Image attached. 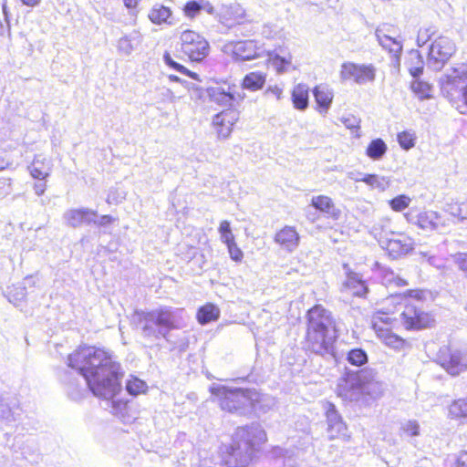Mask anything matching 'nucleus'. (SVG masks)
<instances>
[{"label":"nucleus","mask_w":467,"mask_h":467,"mask_svg":"<svg viewBox=\"0 0 467 467\" xmlns=\"http://www.w3.org/2000/svg\"><path fill=\"white\" fill-rule=\"evenodd\" d=\"M220 316L221 310L219 306L211 302L201 306L196 311L197 322L202 326L217 321Z\"/></svg>","instance_id":"obj_19"},{"label":"nucleus","mask_w":467,"mask_h":467,"mask_svg":"<svg viewBox=\"0 0 467 467\" xmlns=\"http://www.w3.org/2000/svg\"><path fill=\"white\" fill-rule=\"evenodd\" d=\"M411 202V198L406 194H400L390 199L388 203L393 212L400 213L407 209Z\"/></svg>","instance_id":"obj_31"},{"label":"nucleus","mask_w":467,"mask_h":467,"mask_svg":"<svg viewBox=\"0 0 467 467\" xmlns=\"http://www.w3.org/2000/svg\"><path fill=\"white\" fill-rule=\"evenodd\" d=\"M339 78L342 82L353 81L358 85L371 83L376 78V67L371 64L346 61L340 66Z\"/></svg>","instance_id":"obj_8"},{"label":"nucleus","mask_w":467,"mask_h":467,"mask_svg":"<svg viewBox=\"0 0 467 467\" xmlns=\"http://www.w3.org/2000/svg\"><path fill=\"white\" fill-rule=\"evenodd\" d=\"M425 299L426 291L422 288L407 289L387 296L382 306L374 310L369 317V328L376 338L394 352L409 350L411 347L410 340L397 333V313L403 306L400 318L406 330L431 327L435 322L432 314L420 306Z\"/></svg>","instance_id":"obj_1"},{"label":"nucleus","mask_w":467,"mask_h":467,"mask_svg":"<svg viewBox=\"0 0 467 467\" xmlns=\"http://www.w3.org/2000/svg\"><path fill=\"white\" fill-rule=\"evenodd\" d=\"M306 318L305 350L322 357L333 353L339 331L331 312L315 305L306 311Z\"/></svg>","instance_id":"obj_3"},{"label":"nucleus","mask_w":467,"mask_h":467,"mask_svg":"<svg viewBox=\"0 0 467 467\" xmlns=\"http://www.w3.org/2000/svg\"><path fill=\"white\" fill-rule=\"evenodd\" d=\"M219 234L221 235V239L223 243L225 244V245L230 244L234 242H235V237L231 230V224L230 222L227 220H223L220 223L219 228H218Z\"/></svg>","instance_id":"obj_34"},{"label":"nucleus","mask_w":467,"mask_h":467,"mask_svg":"<svg viewBox=\"0 0 467 467\" xmlns=\"http://www.w3.org/2000/svg\"><path fill=\"white\" fill-rule=\"evenodd\" d=\"M398 142L400 146L408 150L414 147L416 135L413 131L410 130H403L397 135Z\"/></svg>","instance_id":"obj_32"},{"label":"nucleus","mask_w":467,"mask_h":467,"mask_svg":"<svg viewBox=\"0 0 467 467\" xmlns=\"http://www.w3.org/2000/svg\"><path fill=\"white\" fill-rule=\"evenodd\" d=\"M449 416L455 420L467 418V397L455 400L450 404Z\"/></svg>","instance_id":"obj_27"},{"label":"nucleus","mask_w":467,"mask_h":467,"mask_svg":"<svg viewBox=\"0 0 467 467\" xmlns=\"http://www.w3.org/2000/svg\"><path fill=\"white\" fill-rule=\"evenodd\" d=\"M27 6H35L40 3V0H21Z\"/></svg>","instance_id":"obj_48"},{"label":"nucleus","mask_w":467,"mask_h":467,"mask_svg":"<svg viewBox=\"0 0 467 467\" xmlns=\"http://www.w3.org/2000/svg\"><path fill=\"white\" fill-rule=\"evenodd\" d=\"M170 79L172 81H179L180 78L177 76H170Z\"/></svg>","instance_id":"obj_50"},{"label":"nucleus","mask_w":467,"mask_h":467,"mask_svg":"<svg viewBox=\"0 0 467 467\" xmlns=\"http://www.w3.org/2000/svg\"><path fill=\"white\" fill-rule=\"evenodd\" d=\"M347 360L353 366L360 367L368 362V355L364 349L355 348L348 352Z\"/></svg>","instance_id":"obj_29"},{"label":"nucleus","mask_w":467,"mask_h":467,"mask_svg":"<svg viewBox=\"0 0 467 467\" xmlns=\"http://www.w3.org/2000/svg\"><path fill=\"white\" fill-rule=\"evenodd\" d=\"M451 214L460 221L467 220V202H456L450 206Z\"/></svg>","instance_id":"obj_36"},{"label":"nucleus","mask_w":467,"mask_h":467,"mask_svg":"<svg viewBox=\"0 0 467 467\" xmlns=\"http://www.w3.org/2000/svg\"><path fill=\"white\" fill-rule=\"evenodd\" d=\"M387 150L388 146L386 142L382 139L377 138L368 144L365 153L369 159L379 161L383 158Z\"/></svg>","instance_id":"obj_23"},{"label":"nucleus","mask_w":467,"mask_h":467,"mask_svg":"<svg viewBox=\"0 0 467 467\" xmlns=\"http://www.w3.org/2000/svg\"><path fill=\"white\" fill-rule=\"evenodd\" d=\"M229 53L234 60H253L261 57V47L255 40H239L228 44Z\"/></svg>","instance_id":"obj_11"},{"label":"nucleus","mask_w":467,"mask_h":467,"mask_svg":"<svg viewBox=\"0 0 467 467\" xmlns=\"http://www.w3.org/2000/svg\"><path fill=\"white\" fill-rule=\"evenodd\" d=\"M265 82L266 73L261 71H253L244 77L241 86L244 89L257 91L264 88Z\"/></svg>","instance_id":"obj_20"},{"label":"nucleus","mask_w":467,"mask_h":467,"mask_svg":"<svg viewBox=\"0 0 467 467\" xmlns=\"http://www.w3.org/2000/svg\"><path fill=\"white\" fill-rule=\"evenodd\" d=\"M203 7L204 5L202 0H191L185 3L182 8V12L185 16L192 19L203 9Z\"/></svg>","instance_id":"obj_33"},{"label":"nucleus","mask_w":467,"mask_h":467,"mask_svg":"<svg viewBox=\"0 0 467 467\" xmlns=\"http://www.w3.org/2000/svg\"><path fill=\"white\" fill-rule=\"evenodd\" d=\"M403 216L409 223L414 224L423 231H439L445 226V221L441 214L433 210L418 211L412 208Z\"/></svg>","instance_id":"obj_9"},{"label":"nucleus","mask_w":467,"mask_h":467,"mask_svg":"<svg viewBox=\"0 0 467 467\" xmlns=\"http://www.w3.org/2000/svg\"><path fill=\"white\" fill-rule=\"evenodd\" d=\"M310 204L315 210L327 214L333 220H337L340 217V210L336 207L334 201L327 195L313 196Z\"/></svg>","instance_id":"obj_17"},{"label":"nucleus","mask_w":467,"mask_h":467,"mask_svg":"<svg viewBox=\"0 0 467 467\" xmlns=\"http://www.w3.org/2000/svg\"><path fill=\"white\" fill-rule=\"evenodd\" d=\"M309 88L306 84L296 85L291 92V99L295 109L304 110L308 107Z\"/></svg>","instance_id":"obj_21"},{"label":"nucleus","mask_w":467,"mask_h":467,"mask_svg":"<svg viewBox=\"0 0 467 467\" xmlns=\"http://www.w3.org/2000/svg\"><path fill=\"white\" fill-rule=\"evenodd\" d=\"M455 51L456 47L452 41L444 36H440L430 47L429 58L435 63L443 65L451 57Z\"/></svg>","instance_id":"obj_12"},{"label":"nucleus","mask_w":467,"mask_h":467,"mask_svg":"<svg viewBox=\"0 0 467 467\" xmlns=\"http://www.w3.org/2000/svg\"><path fill=\"white\" fill-rule=\"evenodd\" d=\"M274 241L282 249L293 252L299 244L300 234L295 226L285 225L275 232Z\"/></svg>","instance_id":"obj_14"},{"label":"nucleus","mask_w":467,"mask_h":467,"mask_svg":"<svg viewBox=\"0 0 467 467\" xmlns=\"http://www.w3.org/2000/svg\"><path fill=\"white\" fill-rule=\"evenodd\" d=\"M271 61L277 73H284L289 69L292 63V57L289 55L287 57H284L279 55H275L271 58Z\"/></svg>","instance_id":"obj_35"},{"label":"nucleus","mask_w":467,"mask_h":467,"mask_svg":"<svg viewBox=\"0 0 467 467\" xmlns=\"http://www.w3.org/2000/svg\"><path fill=\"white\" fill-rule=\"evenodd\" d=\"M377 38L380 46L386 49L393 58L396 64H399L402 52V45L396 36L388 33V30H377Z\"/></svg>","instance_id":"obj_15"},{"label":"nucleus","mask_w":467,"mask_h":467,"mask_svg":"<svg viewBox=\"0 0 467 467\" xmlns=\"http://www.w3.org/2000/svg\"><path fill=\"white\" fill-rule=\"evenodd\" d=\"M247 445H248V447H249V448H251V449H252V448H254V444L253 443V441H247Z\"/></svg>","instance_id":"obj_51"},{"label":"nucleus","mask_w":467,"mask_h":467,"mask_svg":"<svg viewBox=\"0 0 467 467\" xmlns=\"http://www.w3.org/2000/svg\"><path fill=\"white\" fill-rule=\"evenodd\" d=\"M124 5L129 9H135L138 7L140 0H123Z\"/></svg>","instance_id":"obj_45"},{"label":"nucleus","mask_w":467,"mask_h":467,"mask_svg":"<svg viewBox=\"0 0 467 467\" xmlns=\"http://www.w3.org/2000/svg\"><path fill=\"white\" fill-rule=\"evenodd\" d=\"M96 212L88 209H73L67 214V221L72 227H78L85 223H88L91 216H95Z\"/></svg>","instance_id":"obj_22"},{"label":"nucleus","mask_w":467,"mask_h":467,"mask_svg":"<svg viewBox=\"0 0 467 467\" xmlns=\"http://www.w3.org/2000/svg\"><path fill=\"white\" fill-rule=\"evenodd\" d=\"M125 389L130 395L136 397L146 394L149 387L146 381L131 375L126 381Z\"/></svg>","instance_id":"obj_26"},{"label":"nucleus","mask_w":467,"mask_h":467,"mask_svg":"<svg viewBox=\"0 0 467 467\" xmlns=\"http://www.w3.org/2000/svg\"><path fill=\"white\" fill-rule=\"evenodd\" d=\"M67 366L78 371L97 397L111 400L122 389L124 371L114 352L94 345H82L67 356Z\"/></svg>","instance_id":"obj_2"},{"label":"nucleus","mask_w":467,"mask_h":467,"mask_svg":"<svg viewBox=\"0 0 467 467\" xmlns=\"http://www.w3.org/2000/svg\"><path fill=\"white\" fill-rule=\"evenodd\" d=\"M249 431H250V427L245 425V426H240L236 429V433L239 434V433H243V434H249Z\"/></svg>","instance_id":"obj_47"},{"label":"nucleus","mask_w":467,"mask_h":467,"mask_svg":"<svg viewBox=\"0 0 467 467\" xmlns=\"http://www.w3.org/2000/svg\"><path fill=\"white\" fill-rule=\"evenodd\" d=\"M313 95L316 101V110L326 115L334 99L333 90L327 86L317 85L313 88Z\"/></svg>","instance_id":"obj_18"},{"label":"nucleus","mask_w":467,"mask_h":467,"mask_svg":"<svg viewBox=\"0 0 467 467\" xmlns=\"http://www.w3.org/2000/svg\"><path fill=\"white\" fill-rule=\"evenodd\" d=\"M400 432L407 437H414L420 434V425L416 420H409L402 424Z\"/></svg>","instance_id":"obj_37"},{"label":"nucleus","mask_w":467,"mask_h":467,"mask_svg":"<svg viewBox=\"0 0 467 467\" xmlns=\"http://www.w3.org/2000/svg\"><path fill=\"white\" fill-rule=\"evenodd\" d=\"M208 41L198 32L186 29L180 36V52L182 57H187L190 61L200 62L209 53Z\"/></svg>","instance_id":"obj_7"},{"label":"nucleus","mask_w":467,"mask_h":467,"mask_svg":"<svg viewBox=\"0 0 467 467\" xmlns=\"http://www.w3.org/2000/svg\"><path fill=\"white\" fill-rule=\"evenodd\" d=\"M29 171L31 176L39 181H46L49 176V167L46 163L45 159L40 157H35L29 166Z\"/></svg>","instance_id":"obj_25"},{"label":"nucleus","mask_w":467,"mask_h":467,"mask_svg":"<svg viewBox=\"0 0 467 467\" xmlns=\"http://www.w3.org/2000/svg\"><path fill=\"white\" fill-rule=\"evenodd\" d=\"M410 88L420 99L431 97V86L425 81L416 78L411 82Z\"/></svg>","instance_id":"obj_30"},{"label":"nucleus","mask_w":467,"mask_h":467,"mask_svg":"<svg viewBox=\"0 0 467 467\" xmlns=\"http://www.w3.org/2000/svg\"><path fill=\"white\" fill-rule=\"evenodd\" d=\"M359 181L370 186H379V180L377 174H366Z\"/></svg>","instance_id":"obj_41"},{"label":"nucleus","mask_w":467,"mask_h":467,"mask_svg":"<svg viewBox=\"0 0 467 467\" xmlns=\"http://www.w3.org/2000/svg\"><path fill=\"white\" fill-rule=\"evenodd\" d=\"M114 221L115 219L112 216L106 214L100 216L99 219L95 222V223L99 226H104L112 223Z\"/></svg>","instance_id":"obj_44"},{"label":"nucleus","mask_w":467,"mask_h":467,"mask_svg":"<svg viewBox=\"0 0 467 467\" xmlns=\"http://www.w3.org/2000/svg\"><path fill=\"white\" fill-rule=\"evenodd\" d=\"M240 10H241L240 17L244 18V16H245L244 11L243 9H240Z\"/></svg>","instance_id":"obj_52"},{"label":"nucleus","mask_w":467,"mask_h":467,"mask_svg":"<svg viewBox=\"0 0 467 467\" xmlns=\"http://www.w3.org/2000/svg\"><path fill=\"white\" fill-rule=\"evenodd\" d=\"M442 94L461 113L467 115V67L453 68L441 80Z\"/></svg>","instance_id":"obj_5"},{"label":"nucleus","mask_w":467,"mask_h":467,"mask_svg":"<svg viewBox=\"0 0 467 467\" xmlns=\"http://www.w3.org/2000/svg\"><path fill=\"white\" fill-rule=\"evenodd\" d=\"M128 41H129V39L127 37H123V38L120 39L121 43H126Z\"/></svg>","instance_id":"obj_53"},{"label":"nucleus","mask_w":467,"mask_h":467,"mask_svg":"<svg viewBox=\"0 0 467 467\" xmlns=\"http://www.w3.org/2000/svg\"><path fill=\"white\" fill-rule=\"evenodd\" d=\"M454 467H467V451L460 452L456 459Z\"/></svg>","instance_id":"obj_42"},{"label":"nucleus","mask_w":467,"mask_h":467,"mask_svg":"<svg viewBox=\"0 0 467 467\" xmlns=\"http://www.w3.org/2000/svg\"><path fill=\"white\" fill-rule=\"evenodd\" d=\"M409 71L412 77L417 78L423 72V67L419 66V67H410L409 69Z\"/></svg>","instance_id":"obj_46"},{"label":"nucleus","mask_w":467,"mask_h":467,"mask_svg":"<svg viewBox=\"0 0 467 467\" xmlns=\"http://www.w3.org/2000/svg\"><path fill=\"white\" fill-rule=\"evenodd\" d=\"M260 434H261V437H260V440L262 442H265L266 441V434L264 431H260Z\"/></svg>","instance_id":"obj_49"},{"label":"nucleus","mask_w":467,"mask_h":467,"mask_svg":"<svg viewBox=\"0 0 467 467\" xmlns=\"http://www.w3.org/2000/svg\"><path fill=\"white\" fill-rule=\"evenodd\" d=\"M239 119L235 109L229 108L216 114L213 120V128L220 138H227L233 131Z\"/></svg>","instance_id":"obj_13"},{"label":"nucleus","mask_w":467,"mask_h":467,"mask_svg":"<svg viewBox=\"0 0 467 467\" xmlns=\"http://www.w3.org/2000/svg\"><path fill=\"white\" fill-rule=\"evenodd\" d=\"M231 259L236 263H241L244 259V253L241 248L237 245L236 242H234L226 245Z\"/></svg>","instance_id":"obj_38"},{"label":"nucleus","mask_w":467,"mask_h":467,"mask_svg":"<svg viewBox=\"0 0 467 467\" xmlns=\"http://www.w3.org/2000/svg\"><path fill=\"white\" fill-rule=\"evenodd\" d=\"M389 284L395 287L400 288V287L407 286L409 285V282L406 278H404L400 275H395L389 280Z\"/></svg>","instance_id":"obj_40"},{"label":"nucleus","mask_w":467,"mask_h":467,"mask_svg":"<svg viewBox=\"0 0 467 467\" xmlns=\"http://www.w3.org/2000/svg\"><path fill=\"white\" fill-rule=\"evenodd\" d=\"M344 288L353 296L362 297L368 293L365 282L356 276H348L344 283Z\"/></svg>","instance_id":"obj_24"},{"label":"nucleus","mask_w":467,"mask_h":467,"mask_svg":"<svg viewBox=\"0 0 467 467\" xmlns=\"http://www.w3.org/2000/svg\"><path fill=\"white\" fill-rule=\"evenodd\" d=\"M47 188L46 181H41L34 184V191L36 195L41 196L45 193Z\"/></svg>","instance_id":"obj_43"},{"label":"nucleus","mask_w":467,"mask_h":467,"mask_svg":"<svg viewBox=\"0 0 467 467\" xmlns=\"http://www.w3.org/2000/svg\"><path fill=\"white\" fill-rule=\"evenodd\" d=\"M436 360L451 376L467 370V362H464L462 354L449 346H443L439 349Z\"/></svg>","instance_id":"obj_10"},{"label":"nucleus","mask_w":467,"mask_h":467,"mask_svg":"<svg viewBox=\"0 0 467 467\" xmlns=\"http://www.w3.org/2000/svg\"><path fill=\"white\" fill-rule=\"evenodd\" d=\"M375 238L392 259H399L410 254L416 244L414 238L405 232L390 231L385 225L375 229Z\"/></svg>","instance_id":"obj_6"},{"label":"nucleus","mask_w":467,"mask_h":467,"mask_svg":"<svg viewBox=\"0 0 467 467\" xmlns=\"http://www.w3.org/2000/svg\"><path fill=\"white\" fill-rule=\"evenodd\" d=\"M163 60L169 67H171V68H172V69H174V70H176V71H178L194 80H198L199 76L197 73L192 72V71L187 69L184 66L177 63L175 60H173V58L171 57V56L169 52L164 53Z\"/></svg>","instance_id":"obj_28"},{"label":"nucleus","mask_w":467,"mask_h":467,"mask_svg":"<svg viewBox=\"0 0 467 467\" xmlns=\"http://www.w3.org/2000/svg\"><path fill=\"white\" fill-rule=\"evenodd\" d=\"M211 97L215 101H223L224 103H232L234 100V96L231 93L220 89L213 90Z\"/></svg>","instance_id":"obj_39"},{"label":"nucleus","mask_w":467,"mask_h":467,"mask_svg":"<svg viewBox=\"0 0 467 467\" xmlns=\"http://www.w3.org/2000/svg\"><path fill=\"white\" fill-rule=\"evenodd\" d=\"M148 19L155 26L173 25V11L162 4H154L148 12Z\"/></svg>","instance_id":"obj_16"},{"label":"nucleus","mask_w":467,"mask_h":467,"mask_svg":"<svg viewBox=\"0 0 467 467\" xmlns=\"http://www.w3.org/2000/svg\"><path fill=\"white\" fill-rule=\"evenodd\" d=\"M211 394L220 408L229 413H235L247 407H254L257 393L250 389H230L226 386H216L210 389Z\"/></svg>","instance_id":"obj_4"}]
</instances>
